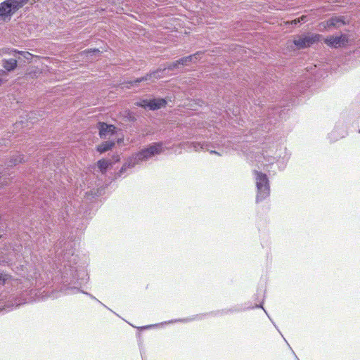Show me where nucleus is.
<instances>
[{
    "instance_id": "32",
    "label": "nucleus",
    "mask_w": 360,
    "mask_h": 360,
    "mask_svg": "<svg viewBox=\"0 0 360 360\" xmlns=\"http://www.w3.org/2000/svg\"><path fill=\"white\" fill-rule=\"evenodd\" d=\"M32 278L35 279L37 283L38 282V274L35 272L34 274V277H32Z\"/></svg>"
},
{
    "instance_id": "25",
    "label": "nucleus",
    "mask_w": 360,
    "mask_h": 360,
    "mask_svg": "<svg viewBox=\"0 0 360 360\" xmlns=\"http://www.w3.org/2000/svg\"><path fill=\"white\" fill-rule=\"evenodd\" d=\"M240 311V309H224L223 310L220 314H229V313H233V312H237V311Z\"/></svg>"
},
{
    "instance_id": "26",
    "label": "nucleus",
    "mask_w": 360,
    "mask_h": 360,
    "mask_svg": "<svg viewBox=\"0 0 360 360\" xmlns=\"http://www.w3.org/2000/svg\"><path fill=\"white\" fill-rule=\"evenodd\" d=\"M255 105H258L259 107L262 108V101L260 100V97L257 96V98H254Z\"/></svg>"
},
{
    "instance_id": "34",
    "label": "nucleus",
    "mask_w": 360,
    "mask_h": 360,
    "mask_svg": "<svg viewBox=\"0 0 360 360\" xmlns=\"http://www.w3.org/2000/svg\"><path fill=\"white\" fill-rule=\"evenodd\" d=\"M259 94H262V91H261V90L257 89V90H256V93H255V96H256V97L259 96H258V95H259Z\"/></svg>"
},
{
    "instance_id": "35",
    "label": "nucleus",
    "mask_w": 360,
    "mask_h": 360,
    "mask_svg": "<svg viewBox=\"0 0 360 360\" xmlns=\"http://www.w3.org/2000/svg\"><path fill=\"white\" fill-rule=\"evenodd\" d=\"M253 308H262L264 309L262 304H256Z\"/></svg>"
},
{
    "instance_id": "7",
    "label": "nucleus",
    "mask_w": 360,
    "mask_h": 360,
    "mask_svg": "<svg viewBox=\"0 0 360 360\" xmlns=\"http://www.w3.org/2000/svg\"><path fill=\"white\" fill-rule=\"evenodd\" d=\"M348 37L342 34L340 36H329L324 39V43L331 48H340L347 45Z\"/></svg>"
},
{
    "instance_id": "41",
    "label": "nucleus",
    "mask_w": 360,
    "mask_h": 360,
    "mask_svg": "<svg viewBox=\"0 0 360 360\" xmlns=\"http://www.w3.org/2000/svg\"><path fill=\"white\" fill-rule=\"evenodd\" d=\"M264 312H265L266 314H268L266 313V311H265V309H264ZM267 317H268V318H270V316H269V315H267Z\"/></svg>"
},
{
    "instance_id": "20",
    "label": "nucleus",
    "mask_w": 360,
    "mask_h": 360,
    "mask_svg": "<svg viewBox=\"0 0 360 360\" xmlns=\"http://www.w3.org/2000/svg\"><path fill=\"white\" fill-rule=\"evenodd\" d=\"M190 147L195 151H199L200 150H210L209 144L205 142H192L190 143Z\"/></svg>"
},
{
    "instance_id": "13",
    "label": "nucleus",
    "mask_w": 360,
    "mask_h": 360,
    "mask_svg": "<svg viewBox=\"0 0 360 360\" xmlns=\"http://www.w3.org/2000/svg\"><path fill=\"white\" fill-rule=\"evenodd\" d=\"M167 103V101L162 98L150 99L148 109L151 110H157L162 107H165Z\"/></svg>"
},
{
    "instance_id": "2",
    "label": "nucleus",
    "mask_w": 360,
    "mask_h": 360,
    "mask_svg": "<svg viewBox=\"0 0 360 360\" xmlns=\"http://www.w3.org/2000/svg\"><path fill=\"white\" fill-rule=\"evenodd\" d=\"M163 151V144L162 142L153 143L148 148L141 150L137 153L132 155L126 162L122 165L121 169L115 174V178L124 177L125 172L128 169L134 167L136 165L140 164L143 161H146L155 155H158Z\"/></svg>"
},
{
    "instance_id": "30",
    "label": "nucleus",
    "mask_w": 360,
    "mask_h": 360,
    "mask_svg": "<svg viewBox=\"0 0 360 360\" xmlns=\"http://www.w3.org/2000/svg\"><path fill=\"white\" fill-rule=\"evenodd\" d=\"M5 283V278L1 275H0V285H4Z\"/></svg>"
},
{
    "instance_id": "16",
    "label": "nucleus",
    "mask_w": 360,
    "mask_h": 360,
    "mask_svg": "<svg viewBox=\"0 0 360 360\" xmlns=\"http://www.w3.org/2000/svg\"><path fill=\"white\" fill-rule=\"evenodd\" d=\"M345 22L344 21V17L342 16H335L332 17L329 20H327L326 25L328 27H339L342 25H345Z\"/></svg>"
},
{
    "instance_id": "17",
    "label": "nucleus",
    "mask_w": 360,
    "mask_h": 360,
    "mask_svg": "<svg viewBox=\"0 0 360 360\" xmlns=\"http://www.w3.org/2000/svg\"><path fill=\"white\" fill-rule=\"evenodd\" d=\"M200 55L201 53L197 52L193 55H190L179 59L178 63H180L181 65H188L191 62H195Z\"/></svg>"
},
{
    "instance_id": "21",
    "label": "nucleus",
    "mask_w": 360,
    "mask_h": 360,
    "mask_svg": "<svg viewBox=\"0 0 360 360\" xmlns=\"http://www.w3.org/2000/svg\"><path fill=\"white\" fill-rule=\"evenodd\" d=\"M111 164L112 162L110 160H107L105 159H101L98 160L97 162L98 167L99 168L100 171L102 173H105L109 165H110Z\"/></svg>"
},
{
    "instance_id": "1",
    "label": "nucleus",
    "mask_w": 360,
    "mask_h": 360,
    "mask_svg": "<svg viewBox=\"0 0 360 360\" xmlns=\"http://www.w3.org/2000/svg\"><path fill=\"white\" fill-rule=\"evenodd\" d=\"M62 243L60 241L54 246L55 262L65 263L61 270V278L64 285H75L72 287H67V290L70 293L81 292L79 287L86 283L89 280L88 274L84 266L76 265L77 256L74 255L72 249H68L71 246L70 243H65V248L62 250Z\"/></svg>"
},
{
    "instance_id": "12",
    "label": "nucleus",
    "mask_w": 360,
    "mask_h": 360,
    "mask_svg": "<svg viewBox=\"0 0 360 360\" xmlns=\"http://www.w3.org/2000/svg\"><path fill=\"white\" fill-rule=\"evenodd\" d=\"M18 61H19V60L15 57L4 58L1 60V65L6 71L11 72L16 68Z\"/></svg>"
},
{
    "instance_id": "3",
    "label": "nucleus",
    "mask_w": 360,
    "mask_h": 360,
    "mask_svg": "<svg viewBox=\"0 0 360 360\" xmlns=\"http://www.w3.org/2000/svg\"><path fill=\"white\" fill-rule=\"evenodd\" d=\"M262 155L264 160V162H262L263 165L273 164L276 161L278 168L283 170L290 160L291 153L286 147H282L276 143L264 150Z\"/></svg>"
},
{
    "instance_id": "45",
    "label": "nucleus",
    "mask_w": 360,
    "mask_h": 360,
    "mask_svg": "<svg viewBox=\"0 0 360 360\" xmlns=\"http://www.w3.org/2000/svg\"><path fill=\"white\" fill-rule=\"evenodd\" d=\"M296 359H297V360H300V359H298L297 356H296Z\"/></svg>"
},
{
    "instance_id": "29",
    "label": "nucleus",
    "mask_w": 360,
    "mask_h": 360,
    "mask_svg": "<svg viewBox=\"0 0 360 360\" xmlns=\"http://www.w3.org/2000/svg\"><path fill=\"white\" fill-rule=\"evenodd\" d=\"M0 264H3V265H6V264L9 265L10 264L9 262L6 261L5 259H1V258H0Z\"/></svg>"
},
{
    "instance_id": "19",
    "label": "nucleus",
    "mask_w": 360,
    "mask_h": 360,
    "mask_svg": "<svg viewBox=\"0 0 360 360\" xmlns=\"http://www.w3.org/2000/svg\"><path fill=\"white\" fill-rule=\"evenodd\" d=\"M115 146V143L112 141H105L102 143L101 144L98 145L96 148L97 151H98L100 153H103L105 152L108 151L110 150L113 146Z\"/></svg>"
},
{
    "instance_id": "28",
    "label": "nucleus",
    "mask_w": 360,
    "mask_h": 360,
    "mask_svg": "<svg viewBox=\"0 0 360 360\" xmlns=\"http://www.w3.org/2000/svg\"><path fill=\"white\" fill-rule=\"evenodd\" d=\"M81 292H82V293H84V294H85V295H89L91 299H94V300H95L98 301V303H101V301H98V300H97L94 296H93L92 295H91V294H89V293L86 292H84V291H81Z\"/></svg>"
},
{
    "instance_id": "31",
    "label": "nucleus",
    "mask_w": 360,
    "mask_h": 360,
    "mask_svg": "<svg viewBox=\"0 0 360 360\" xmlns=\"http://www.w3.org/2000/svg\"><path fill=\"white\" fill-rule=\"evenodd\" d=\"M262 125V131H266V130H269L270 128L267 127L266 125H265L264 127L263 126V124H261Z\"/></svg>"
},
{
    "instance_id": "37",
    "label": "nucleus",
    "mask_w": 360,
    "mask_h": 360,
    "mask_svg": "<svg viewBox=\"0 0 360 360\" xmlns=\"http://www.w3.org/2000/svg\"><path fill=\"white\" fill-rule=\"evenodd\" d=\"M297 22H300V19H299V18H298L297 20H295V23L296 24V23H297Z\"/></svg>"
},
{
    "instance_id": "11",
    "label": "nucleus",
    "mask_w": 360,
    "mask_h": 360,
    "mask_svg": "<svg viewBox=\"0 0 360 360\" xmlns=\"http://www.w3.org/2000/svg\"><path fill=\"white\" fill-rule=\"evenodd\" d=\"M22 304H23V302L21 300L13 296L12 297H10L9 300L4 302L3 307L1 308L0 307V309L5 310L6 311H10Z\"/></svg>"
},
{
    "instance_id": "23",
    "label": "nucleus",
    "mask_w": 360,
    "mask_h": 360,
    "mask_svg": "<svg viewBox=\"0 0 360 360\" xmlns=\"http://www.w3.org/2000/svg\"><path fill=\"white\" fill-rule=\"evenodd\" d=\"M179 65H181L180 63H178V60H177L169 64L166 68H167V70H173L176 68H178L179 67Z\"/></svg>"
},
{
    "instance_id": "24",
    "label": "nucleus",
    "mask_w": 360,
    "mask_h": 360,
    "mask_svg": "<svg viewBox=\"0 0 360 360\" xmlns=\"http://www.w3.org/2000/svg\"><path fill=\"white\" fill-rule=\"evenodd\" d=\"M195 317H190V318H186V319H176L174 321L172 320V321H169L168 323H174V322H188V321H192L193 320H195Z\"/></svg>"
},
{
    "instance_id": "33",
    "label": "nucleus",
    "mask_w": 360,
    "mask_h": 360,
    "mask_svg": "<svg viewBox=\"0 0 360 360\" xmlns=\"http://www.w3.org/2000/svg\"><path fill=\"white\" fill-rule=\"evenodd\" d=\"M259 94H262V91H261V90L257 89V90H256V93H255V96H256V97L259 96H258V95H259Z\"/></svg>"
},
{
    "instance_id": "42",
    "label": "nucleus",
    "mask_w": 360,
    "mask_h": 360,
    "mask_svg": "<svg viewBox=\"0 0 360 360\" xmlns=\"http://www.w3.org/2000/svg\"><path fill=\"white\" fill-rule=\"evenodd\" d=\"M119 160V158H118V156L116 157V159H115V161H118Z\"/></svg>"
},
{
    "instance_id": "14",
    "label": "nucleus",
    "mask_w": 360,
    "mask_h": 360,
    "mask_svg": "<svg viewBox=\"0 0 360 360\" xmlns=\"http://www.w3.org/2000/svg\"><path fill=\"white\" fill-rule=\"evenodd\" d=\"M8 53L13 57L18 58L19 61L22 60V57L26 59L27 60H31V59L32 58V54L27 51H18L16 49H11Z\"/></svg>"
},
{
    "instance_id": "27",
    "label": "nucleus",
    "mask_w": 360,
    "mask_h": 360,
    "mask_svg": "<svg viewBox=\"0 0 360 360\" xmlns=\"http://www.w3.org/2000/svg\"><path fill=\"white\" fill-rule=\"evenodd\" d=\"M157 326H158L157 324H155V325H148V326L140 327L139 328L141 329V330H145V329H148V328H151L155 327Z\"/></svg>"
},
{
    "instance_id": "15",
    "label": "nucleus",
    "mask_w": 360,
    "mask_h": 360,
    "mask_svg": "<svg viewBox=\"0 0 360 360\" xmlns=\"http://www.w3.org/2000/svg\"><path fill=\"white\" fill-rule=\"evenodd\" d=\"M7 2L11 6L12 11L14 13L24 5H25L30 0H6ZM37 0H33L34 2H36Z\"/></svg>"
},
{
    "instance_id": "6",
    "label": "nucleus",
    "mask_w": 360,
    "mask_h": 360,
    "mask_svg": "<svg viewBox=\"0 0 360 360\" xmlns=\"http://www.w3.org/2000/svg\"><path fill=\"white\" fill-rule=\"evenodd\" d=\"M167 70V68H158V70L150 72L147 74L144 77H141L137 78L133 81H130L128 83L132 86L138 85L139 83L142 82H153L155 79L162 78L165 75V72Z\"/></svg>"
},
{
    "instance_id": "9",
    "label": "nucleus",
    "mask_w": 360,
    "mask_h": 360,
    "mask_svg": "<svg viewBox=\"0 0 360 360\" xmlns=\"http://www.w3.org/2000/svg\"><path fill=\"white\" fill-rule=\"evenodd\" d=\"M347 134L346 127L343 123L335 125L333 130L328 134V139L331 142L336 141Z\"/></svg>"
},
{
    "instance_id": "8",
    "label": "nucleus",
    "mask_w": 360,
    "mask_h": 360,
    "mask_svg": "<svg viewBox=\"0 0 360 360\" xmlns=\"http://www.w3.org/2000/svg\"><path fill=\"white\" fill-rule=\"evenodd\" d=\"M98 128L99 136L101 139L110 138L116 133V127L114 125L105 122H98Z\"/></svg>"
},
{
    "instance_id": "43",
    "label": "nucleus",
    "mask_w": 360,
    "mask_h": 360,
    "mask_svg": "<svg viewBox=\"0 0 360 360\" xmlns=\"http://www.w3.org/2000/svg\"><path fill=\"white\" fill-rule=\"evenodd\" d=\"M304 18H305V17L302 16V17L301 18L302 20H303Z\"/></svg>"
},
{
    "instance_id": "38",
    "label": "nucleus",
    "mask_w": 360,
    "mask_h": 360,
    "mask_svg": "<svg viewBox=\"0 0 360 360\" xmlns=\"http://www.w3.org/2000/svg\"><path fill=\"white\" fill-rule=\"evenodd\" d=\"M93 52H99V51L98 49H94Z\"/></svg>"
},
{
    "instance_id": "44",
    "label": "nucleus",
    "mask_w": 360,
    "mask_h": 360,
    "mask_svg": "<svg viewBox=\"0 0 360 360\" xmlns=\"http://www.w3.org/2000/svg\"><path fill=\"white\" fill-rule=\"evenodd\" d=\"M4 183V182H1H1H0V184H3Z\"/></svg>"
},
{
    "instance_id": "40",
    "label": "nucleus",
    "mask_w": 360,
    "mask_h": 360,
    "mask_svg": "<svg viewBox=\"0 0 360 360\" xmlns=\"http://www.w3.org/2000/svg\"><path fill=\"white\" fill-rule=\"evenodd\" d=\"M264 312H265L266 314H268L266 313V311H265V309H264ZM267 317H268V318H270V316H269V315H267Z\"/></svg>"
},
{
    "instance_id": "22",
    "label": "nucleus",
    "mask_w": 360,
    "mask_h": 360,
    "mask_svg": "<svg viewBox=\"0 0 360 360\" xmlns=\"http://www.w3.org/2000/svg\"><path fill=\"white\" fill-rule=\"evenodd\" d=\"M135 105L139 107L143 108L145 109L148 108L149 100L143 99L140 101H137Z\"/></svg>"
},
{
    "instance_id": "18",
    "label": "nucleus",
    "mask_w": 360,
    "mask_h": 360,
    "mask_svg": "<svg viewBox=\"0 0 360 360\" xmlns=\"http://www.w3.org/2000/svg\"><path fill=\"white\" fill-rule=\"evenodd\" d=\"M22 161H25L23 155H22L20 154L14 155L11 158V159L6 163L7 169L8 167H12L16 165L17 164L22 162Z\"/></svg>"
},
{
    "instance_id": "10",
    "label": "nucleus",
    "mask_w": 360,
    "mask_h": 360,
    "mask_svg": "<svg viewBox=\"0 0 360 360\" xmlns=\"http://www.w3.org/2000/svg\"><path fill=\"white\" fill-rule=\"evenodd\" d=\"M14 12L6 0L0 4V20H10Z\"/></svg>"
},
{
    "instance_id": "36",
    "label": "nucleus",
    "mask_w": 360,
    "mask_h": 360,
    "mask_svg": "<svg viewBox=\"0 0 360 360\" xmlns=\"http://www.w3.org/2000/svg\"><path fill=\"white\" fill-rule=\"evenodd\" d=\"M210 153L212 154L214 153V154H217L218 155H220V154L215 150H210Z\"/></svg>"
},
{
    "instance_id": "39",
    "label": "nucleus",
    "mask_w": 360,
    "mask_h": 360,
    "mask_svg": "<svg viewBox=\"0 0 360 360\" xmlns=\"http://www.w3.org/2000/svg\"><path fill=\"white\" fill-rule=\"evenodd\" d=\"M267 119H268V120H270V119H271L270 114H268Z\"/></svg>"
},
{
    "instance_id": "4",
    "label": "nucleus",
    "mask_w": 360,
    "mask_h": 360,
    "mask_svg": "<svg viewBox=\"0 0 360 360\" xmlns=\"http://www.w3.org/2000/svg\"><path fill=\"white\" fill-rule=\"evenodd\" d=\"M254 174L257 187L256 202L258 203L269 196V181L267 176L261 172L255 170Z\"/></svg>"
},
{
    "instance_id": "5",
    "label": "nucleus",
    "mask_w": 360,
    "mask_h": 360,
    "mask_svg": "<svg viewBox=\"0 0 360 360\" xmlns=\"http://www.w3.org/2000/svg\"><path fill=\"white\" fill-rule=\"evenodd\" d=\"M320 37L321 35L318 34L298 36L294 39L293 44L299 49H305L319 41Z\"/></svg>"
}]
</instances>
